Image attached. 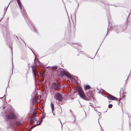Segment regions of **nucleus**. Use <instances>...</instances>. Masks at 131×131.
Listing matches in <instances>:
<instances>
[{
	"label": "nucleus",
	"mask_w": 131,
	"mask_h": 131,
	"mask_svg": "<svg viewBox=\"0 0 131 131\" xmlns=\"http://www.w3.org/2000/svg\"><path fill=\"white\" fill-rule=\"evenodd\" d=\"M77 90L78 94L81 98L86 101L89 100L88 98L86 97L85 94L83 92L82 88H78Z\"/></svg>",
	"instance_id": "obj_2"
},
{
	"label": "nucleus",
	"mask_w": 131,
	"mask_h": 131,
	"mask_svg": "<svg viewBox=\"0 0 131 131\" xmlns=\"http://www.w3.org/2000/svg\"><path fill=\"white\" fill-rule=\"evenodd\" d=\"M91 88V87L89 85H86L84 87V90H86V91Z\"/></svg>",
	"instance_id": "obj_13"
},
{
	"label": "nucleus",
	"mask_w": 131,
	"mask_h": 131,
	"mask_svg": "<svg viewBox=\"0 0 131 131\" xmlns=\"http://www.w3.org/2000/svg\"><path fill=\"white\" fill-rule=\"evenodd\" d=\"M35 65H33L31 66L32 68V71L33 73L34 76L35 77L36 76L37 72L35 71V69H36Z\"/></svg>",
	"instance_id": "obj_10"
},
{
	"label": "nucleus",
	"mask_w": 131,
	"mask_h": 131,
	"mask_svg": "<svg viewBox=\"0 0 131 131\" xmlns=\"http://www.w3.org/2000/svg\"><path fill=\"white\" fill-rule=\"evenodd\" d=\"M55 98L58 101H62L63 100V98L62 97V95L60 93H57L55 95Z\"/></svg>",
	"instance_id": "obj_7"
},
{
	"label": "nucleus",
	"mask_w": 131,
	"mask_h": 131,
	"mask_svg": "<svg viewBox=\"0 0 131 131\" xmlns=\"http://www.w3.org/2000/svg\"><path fill=\"white\" fill-rule=\"evenodd\" d=\"M86 95L89 97V99H91V98H93V93L94 92V90L90 89L88 91H86Z\"/></svg>",
	"instance_id": "obj_6"
},
{
	"label": "nucleus",
	"mask_w": 131,
	"mask_h": 131,
	"mask_svg": "<svg viewBox=\"0 0 131 131\" xmlns=\"http://www.w3.org/2000/svg\"><path fill=\"white\" fill-rule=\"evenodd\" d=\"M3 17H2L1 18V20H0V21H1V20L3 19Z\"/></svg>",
	"instance_id": "obj_44"
},
{
	"label": "nucleus",
	"mask_w": 131,
	"mask_h": 131,
	"mask_svg": "<svg viewBox=\"0 0 131 131\" xmlns=\"http://www.w3.org/2000/svg\"><path fill=\"white\" fill-rule=\"evenodd\" d=\"M6 90H7V88H6Z\"/></svg>",
	"instance_id": "obj_62"
},
{
	"label": "nucleus",
	"mask_w": 131,
	"mask_h": 131,
	"mask_svg": "<svg viewBox=\"0 0 131 131\" xmlns=\"http://www.w3.org/2000/svg\"><path fill=\"white\" fill-rule=\"evenodd\" d=\"M102 91H104V90H103V89H102Z\"/></svg>",
	"instance_id": "obj_57"
},
{
	"label": "nucleus",
	"mask_w": 131,
	"mask_h": 131,
	"mask_svg": "<svg viewBox=\"0 0 131 131\" xmlns=\"http://www.w3.org/2000/svg\"><path fill=\"white\" fill-rule=\"evenodd\" d=\"M43 121V120L42 118H41V119L39 120V123H40V124H41V123Z\"/></svg>",
	"instance_id": "obj_26"
},
{
	"label": "nucleus",
	"mask_w": 131,
	"mask_h": 131,
	"mask_svg": "<svg viewBox=\"0 0 131 131\" xmlns=\"http://www.w3.org/2000/svg\"><path fill=\"white\" fill-rule=\"evenodd\" d=\"M16 37L17 38V39L18 40H19V38H18V36H16Z\"/></svg>",
	"instance_id": "obj_40"
},
{
	"label": "nucleus",
	"mask_w": 131,
	"mask_h": 131,
	"mask_svg": "<svg viewBox=\"0 0 131 131\" xmlns=\"http://www.w3.org/2000/svg\"><path fill=\"white\" fill-rule=\"evenodd\" d=\"M99 113H100V114L99 115V117H100V116H101V113L100 112H99Z\"/></svg>",
	"instance_id": "obj_41"
},
{
	"label": "nucleus",
	"mask_w": 131,
	"mask_h": 131,
	"mask_svg": "<svg viewBox=\"0 0 131 131\" xmlns=\"http://www.w3.org/2000/svg\"><path fill=\"white\" fill-rule=\"evenodd\" d=\"M97 89L98 90H99V89H98V88H97Z\"/></svg>",
	"instance_id": "obj_55"
},
{
	"label": "nucleus",
	"mask_w": 131,
	"mask_h": 131,
	"mask_svg": "<svg viewBox=\"0 0 131 131\" xmlns=\"http://www.w3.org/2000/svg\"><path fill=\"white\" fill-rule=\"evenodd\" d=\"M9 47H10V49H11V51H12V49H13L12 47H11V46H10V45H9Z\"/></svg>",
	"instance_id": "obj_34"
},
{
	"label": "nucleus",
	"mask_w": 131,
	"mask_h": 131,
	"mask_svg": "<svg viewBox=\"0 0 131 131\" xmlns=\"http://www.w3.org/2000/svg\"><path fill=\"white\" fill-rule=\"evenodd\" d=\"M4 97V99L5 100V99H6V95H4L3 97H0V99H2V98H3Z\"/></svg>",
	"instance_id": "obj_31"
},
{
	"label": "nucleus",
	"mask_w": 131,
	"mask_h": 131,
	"mask_svg": "<svg viewBox=\"0 0 131 131\" xmlns=\"http://www.w3.org/2000/svg\"><path fill=\"white\" fill-rule=\"evenodd\" d=\"M128 77L127 78V79L126 80V81L125 83H126V81L127 80V79H128Z\"/></svg>",
	"instance_id": "obj_49"
},
{
	"label": "nucleus",
	"mask_w": 131,
	"mask_h": 131,
	"mask_svg": "<svg viewBox=\"0 0 131 131\" xmlns=\"http://www.w3.org/2000/svg\"><path fill=\"white\" fill-rule=\"evenodd\" d=\"M110 29H108V28L107 29V34H108V30H109Z\"/></svg>",
	"instance_id": "obj_37"
},
{
	"label": "nucleus",
	"mask_w": 131,
	"mask_h": 131,
	"mask_svg": "<svg viewBox=\"0 0 131 131\" xmlns=\"http://www.w3.org/2000/svg\"><path fill=\"white\" fill-rule=\"evenodd\" d=\"M35 64V66H39L40 65V62L38 60H35V58L34 60Z\"/></svg>",
	"instance_id": "obj_11"
},
{
	"label": "nucleus",
	"mask_w": 131,
	"mask_h": 131,
	"mask_svg": "<svg viewBox=\"0 0 131 131\" xmlns=\"http://www.w3.org/2000/svg\"><path fill=\"white\" fill-rule=\"evenodd\" d=\"M15 115L13 113H11L9 114L6 115L5 116V120L7 121L15 118Z\"/></svg>",
	"instance_id": "obj_4"
},
{
	"label": "nucleus",
	"mask_w": 131,
	"mask_h": 131,
	"mask_svg": "<svg viewBox=\"0 0 131 131\" xmlns=\"http://www.w3.org/2000/svg\"><path fill=\"white\" fill-rule=\"evenodd\" d=\"M36 126H34V125L32 127L29 129V130L30 131H31V130L34 127H35Z\"/></svg>",
	"instance_id": "obj_30"
},
{
	"label": "nucleus",
	"mask_w": 131,
	"mask_h": 131,
	"mask_svg": "<svg viewBox=\"0 0 131 131\" xmlns=\"http://www.w3.org/2000/svg\"><path fill=\"white\" fill-rule=\"evenodd\" d=\"M61 71L60 72V74L61 77H63L65 76L69 79H71V76L65 71V70L64 69H61Z\"/></svg>",
	"instance_id": "obj_5"
},
{
	"label": "nucleus",
	"mask_w": 131,
	"mask_h": 131,
	"mask_svg": "<svg viewBox=\"0 0 131 131\" xmlns=\"http://www.w3.org/2000/svg\"><path fill=\"white\" fill-rule=\"evenodd\" d=\"M121 100V98H120V100ZM120 102V100H119V103H118V104H119V103Z\"/></svg>",
	"instance_id": "obj_47"
},
{
	"label": "nucleus",
	"mask_w": 131,
	"mask_h": 131,
	"mask_svg": "<svg viewBox=\"0 0 131 131\" xmlns=\"http://www.w3.org/2000/svg\"><path fill=\"white\" fill-rule=\"evenodd\" d=\"M53 113V115H54V113H53H53Z\"/></svg>",
	"instance_id": "obj_56"
},
{
	"label": "nucleus",
	"mask_w": 131,
	"mask_h": 131,
	"mask_svg": "<svg viewBox=\"0 0 131 131\" xmlns=\"http://www.w3.org/2000/svg\"><path fill=\"white\" fill-rule=\"evenodd\" d=\"M97 109H96V108H95L94 109V110L96 111H97Z\"/></svg>",
	"instance_id": "obj_46"
},
{
	"label": "nucleus",
	"mask_w": 131,
	"mask_h": 131,
	"mask_svg": "<svg viewBox=\"0 0 131 131\" xmlns=\"http://www.w3.org/2000/svg\"><path fill=\"white\" fill-rule=\"evenodd\" d=\"M50 106L52 109V112L53 113L54 109V106L53 104L52 103H51Z\"/></svg>",
	"instance_id": "obj_14"
},
{
	"label": "nucleus",
	"mask_w": 131,
	"mask_h": 131,
	"mask_svg": "<svg viewBox=\"0 0 131 131\" xmlns=\"http://www.w3.org/2000/svg\"><path fill=\"white\" fill-rule=\"evenodd\" d=\"M113 106V105L112 104H110L108 105V107L109 108H111Z\"/></svg>",
	"instance_id": "obj_25"
},
{
	"label": "nucleus",
	"mask_w": 131,
	"mask_h": 131,
	"mask_svg": "<svg viewBox=\"0 0 131 131\" xmlns=\"http://www.w3.org/2000/svg\"><path fill=\"white\" fill-rule=\"evenodd\" d=\"M19 38L21 39L22 40V41L24 42V43H25V45H26V44L25 43V42H24V41H23V40L22 39H21L20 37H19Z\"/></svg>",
	"instance_id": "obj_43"
},
{
	"label": "nucleus",
	"mask_w": 131,
	"mask_h": 131,
	"mask_svg": "<svg viewBox=\"0 0 131 131\" xmlns=\"http://www.w3.org/2000/svg\"><path fill=\"white\" fill-rule=\"evenodd\" d=\"M33 28L34 29V31L36 33L38 34V32L37 31V29L34 26H33Z\"/></svg>",
	"instance_id": "obj_22"
},
{
	"label": "nucleus",
	"mask_w": 131,
	"mask_h": 131,
	"mask_svg": "<svg viewBox=\"0 0 131 131\" xmlns=\"http://www.w3.org/2000/svg\"><path fill=\"white\" fill-rule=\"evenodd\" d=\"M36 116H35L34 117L32 118L31 119V120L34 122L36 121L37 120L36 118Z\"/></svg>",
	"instance_id": "obj_19"
},
{
	"label": "nucleus",
	"mask_w": 131,
	"mask_h": 131,
	"mask_svg": "<svg viewBox=\"0 0 131 131\" xmlns=\"http://www.w3.org/2000/svg\"><path fill=\"white\" fill-rule=\"evenodd\" d=\"M125 96V95H124V96H123V97H122L123 98H124V97Z\"/></svg>",
	"instance_id": "obj_48"
},
{
	"label": "nucleus",
	"mask_w": 131,
	"mask_h": 131,
	"mask_svg": "<svg viewBox=\"0 0 131 131\" xmlns=\"http://www.w3.org/2000/svg\"><path fill=\"white\" fill-rule=\"evenodd\" d=\"M23 122L22 121L17 120L15 122H12L9 123V126L12 128L15 126H18L20 125L23 124Z\"/></svg>",
	"instance_id": "obj_3"
},
{
	"label": "nucleus",
	"mask_w": 131,
	"mask_h": 131,
	"mask_svg": "<svg viewBox=\"0 0 131 131\" xmlns=\"http://www.w3.org/2000/svg\"><path fill=\"white\" fill-rule=\"evenodd\" d=\"M38 95V93H36L34 96H36H36Z\"/></svg>",
	"instance_id": "obj_38"
},
{
	"label": "nucleus",
	"mask_w": 131,
	"mask_h": 131,
	"mask_svg": "<svg viewBox=\"0 0 131 131\" xmlns=\"http://www.w3.org/2000/svg\"><path fill=\"white\" fill-rule=\"evenodd\" d=\"M40 125V123H38V122L37 121V122L36 124L34 125V126L36 127L38 125Z\"/></svg>",
	"instance_id": "obj_23"
},
{
	"label": "nucleus",
	"mask_w": 131,
	"mask_h": 131,
	"mask_svg": "<svg viewBox=\"0 0 131 131\" xmlns=\"http://www.w3.org/2000/svg\"><path fill=\"white\" fill-rule=\"evenodd\" d=\"M106 15L107 18V19L108 21V26H109V19L110 18V14L108 12L107 13L106 12Z\"/></svg>",
	"instance_id": "obj_16"
},
{
	"label": "nucleus",
	"mask_w": 131,
	"mask_h": 131,
	"mask_svg": "<svg viewBox=\"0 0 131 131\" xmlns=\"http://www.w3.org/2000/svg\"><path fill=\"white\" fill-rule=\"evenodd\" d=\"M12 55H13V51H12Z\"/></svg>",
	"instance_id": "obj_58"
},
{
	"label": "nucleus",
	"mask_w": 131,
	"mask_h": 131,
	"mask_svg": "<svg viewBox=\"0 0 131 131\" xmlns=\"http://www.w3.org/2000/svg\"><path fill=\"white\" fill-rule=\"evenodd\" d=\"M17 1V3L20 8L21 11L22 12V14H23V17L25 19L26 22L27 23V22H28L30 23L31 24H32V21H31L29 18L27 16L26 14V13L24 10H22V7L20 2L19 1V0H16Z\"/></svg>",
	"instance_id": "obj_1"
},
{
	"label": "nucleus",
	"mask_w": 131,
	"mask_h": 131,
	"mask_svg": "<svg viewBox=\"0 0 131 131\" xmlns=\"http://www.w3.org/2000/svg\"><path fill=\"white\" fill-rule=\"evenodd\" d=\"M101 44H101V45H100V46L99 47H100V46H101ZM99 48H99L98 49V50H97V52H96V53H97V51H98V50L99 49Z\"/></svg>",
	"instance_id": "obj_39"
},
{
	"label": "nucleus",
	"mask_w": 131,
	"mask_h": 131,
	"mask_svg": "<svg viewBox=\"0 0 131 131\" xmlns=\"http://www.w3.org/2000/svg\"><path fill=\"white\" fill-rule=\"evenodd\" d=\"M129 125H130V123H129Z\"/></svg>",
	"instance_id": "obj_61"
},
{
	"label": "nucleus",
	"mask_w": 131,
	"mask_h": 131,
	"mask_svg": "<svg viewBox=\"0 0 131 131\" xmlns=\"http://www.w3.org/2000/svg\"><path fill=\"white\" fill-rule=\"evenodd\" d=\"M53 83H54V84H55V85L57 86H58V84H59L57 82L56 80Z\"/></svg>",
	"instance_id": "obj_24"
},
{
	"label": "nucleus",
	"mask_w": 131,
	"mask_h": 131,
	"mask_svg": "<svg viewBox=\"0 0 131 131\" xmlns=\"http://www.w3.org/2000/svg\"><path fill=\"white\" fill-rule=\"evenodd\" d=\"M101 2H102V3H104L105 4H106L107 5H109V4H106L105 3V1H104V0H101Z\"/></svg>",
	"instance_id": "obj_28"
},
{
	"label": "nucleus",
	"mask_w": 131,
	"mask_h": 131,
	"mask_svg": "<svg viewBox=\"0 0 131 131\" xmlns=\"http://www.w3.org/2000/svg\"><path fill=\"white\" fill-rule=\"evenodd\" d=\"M36 126H34V125L32 127L29 129V130L30 131H31V130L34 127H35Z\"/></svg>",
	"instance_id": "obj_29"
},
{
	"label": "nucleus",
	"mask_w": 131,
	"mask_h": 131,
	"mask_svg": "<svg viewBox=\"0 0 131 131\" xmlns=\"http://www.w3.org/2000/svg\"><path fill=\"white\" fill-rule=\"evenodd\" d=\"M52 69L54 70H55L58 68V67L57 66H53L51 67Z\"/></svg>",
	"instance_id": "obj_18"
},
{
	"label": "nucleus",
	"mask_w": 131,
	"mask_h": 131,
	"mask_svg": "<svg viewBox=\"0 0 131 131\" xmlns=\"http://www.w3.org/2000/svg\"><path fill=\"white\" fill-rule=\"evenodd\" d=\"M12 73H13V69H12Z\"/></svg>",
	"instance_id": "obj_60"
},
{
	"label": "nucleus",
	"mask_w": 131,
	"mask_h": 131,
	"mask_svg": "<svg viewBox=\"0 0 131 131\" xmlns=\"http://www.w3.org/2000/svg\"><path fill=\"white\" fill-rule=\"evenodd\" d=\"M62 85V84L61 83H59L58 86H57V88L58 89L61 88Z\"/></svg>",
	"instance_id": "obj_21"
},
{
	"label": "nucleus",
	"mask_w": 131,
	"mask_h": 131,
	"mask_svg": "<svg viewBox=\"0 0 131 131\" xmlns=\"http://www.w3.org/2000/svg\"><path fill=\"white\" fill-rule=\"evenodd\" d=\"M114 29L117 34H118L119 32L122 31V28L119 26L115 27H114Z\"/></svg>",
	"instance_id": "obj_8"
},
{
	"label": "nucleus",
	"mask_w": 131,
	"mask_h": 131,
	"mask_svg": "<svg viewBox=\"0 0 131 131\" xmlns=\"http://www.w3.org/2000/svg\"><path fill=\"white\" fill-rule=\"evenodd\" d=\"M9 19V18H7V20H8Z\"/></svg>",
	"instance_id": "obj_54"
},
{
	"label": "nucleus",
	"mask_w": 131,
	"mask_h": 131,
	"mask_svg": "<svg viewBox=\"0 0 131 131\" xmlns=\"http://www.w3.org/2000/svg\"><path fill=\"white\" fill-rule=\"evenodd\" d=\"M3 36H4V34H5V32L4 31V30H3Z\"/></svg>",
	"instance_id": "obj_35"
},
{
	"label": "nucleus",
	"mask_w": 131,
	"mask_h": 131,
	"mask_svg": "<svg viewBox=\"0 0 131 131\" xmlns=\"http://www.w3.org/2000/svg\"><path fill=\"white\" fill-rule=\"evenodd\" d=\"M76 13H77V11H76V10H75V18H76Z\"/></svg>",
	"instance_id": "obj_36"
},
{
	"label": "nucleus",
	"mask_w": 131,
	"mask_h": 131,
	"mask_svg": "<svg viewBox=\"0 0 131 131\" xmlns=\"http://www.w3.org/2000/svg\"><path fill=\"white\" fill-rule=\"evenodd\" d=\"M45 115H46L45 113L44 112V110H43V112L42 113V118H41L42 119L45 118L46 117Z\"/></svg>",
	"instance_id": "obj_15"
},
{
	"label": "nucleus",
	"mask_w": 131,
	"mask_h": 131,
	"mask_svg": "<svg viewBox=\"0 0 131 131\" xmlns=\"http://www.w3.org/2000/svg\"><path fill=\"white\" fill-rule=\"evenodd\" d=\"M122 91H123V93H122V95H124V94H125V92H124L123 90V88L122 89Z\"/></svg>",
	"instance_id": "obj_32"
},
{
	"label": "nucleus",
	"mask_w": 131,
	"mask_h": 131,
	"mask_svg": "<svg viewBox=\"0 0 131 131\" xmlns=\"http://www.w3.org/2000/svg\"><path fill=\"white\" fill-rule=\"evenodd\" d=\"M60 123H61V125H62V123H61V122H60Z\"/></svg>",
	"instance_id": "obj_51"
},
{
	"label": "nucleus",
	"mask_w": 131,
	"mask_h": 131,
	"mask_svg": "<svg viewBox=\"0 0 131 131\" xmlns=\"http://www.w3.org/2000/svg\"><path fill=\"white\" fill-rule=\"evenodd\" d=\"M35 111H36V110H35H35H34V112H33V114L34 113V112H35Z\"/></svg>",
	"instance_id": "obj_50"
},
{
	"label": "nucleus",
	"mask_w": 131,
	"mask_h": 131,
	"mask_svg": "<svg viewBox=\"0 0 131 131\" xmlns=\"http://www.w3.org/2000/svg\"><path fill=\"white\" fill-rule=\"evenodd\" d=\"M106 97L109 100H112L115 101L118 100V99L117 98L111 94L107 96Z\"/></svg>",
	"instance_id": "obj_9"
},
{
	"label": "nucleus",
	"mask_w": 131,
	"mask_h": 131,
	"mask_svg": "<svg viewBox=\"0 0 131 131\" xmlns=\"http://www.w3.org/2000/svg\"><path fill=\"white\" fill-rule=\"evenodd\" d=\"M58 103L60 104H63V102H62V101H58Z\"/></svg>",
	"instance_id": "obj_27"
},
{
	"label": "nucleus",
	"mask_w": 131,
	"mask_h": 131,
	"mask_svg": "<svg viewBox=\"0 0 131 131\" xmlns=\"http://www.w3.org/2000/svg\"><path fill=\"white\" fill-rule=\"evenodd\" d=\"M99 107V106H97V107Z\"/></svg>",
	"instance_id": "obj_64"
},
{
	"label": "nucleus",
	"mask_w": 131,
	"mask_h": 131,
	"mask_svg": "<svg viewBox=\"0 0 131 131\" xmlns=\"http://www.w3.org/2000/svg\"><path fill=\"white\" fill-rule=\"evenodd\" d=\"M70 111H71V110H70Z\"/></svg>",
	"instance_id": "obj_63"
},
{
	"label": "nucleus",
	"mask_w": 131,
	"mask_h": 131,
	"mask_svg": "<svg viewBox=\"0 0 131 131\" xmlns=\"http://www.w3.org/2000/svg\"><path fill=\"white\" fill-rule=\"evenodd\" d=\"M11 1H10V3H9V4H8V6L5 8L4 9V15L3 16H4L5 15V14H6V10H7V9H8V7L9 6V4H10V2H11Z\"/></svg>",
	"instance_id": "obj_17"
},
{
	"label": "nucleus",
	"mask_w": 131,
	"mask_h": 131,
	"mask_svg": "<svg viewBox=\"0 0 131 131\" xmlns=\"http://www.w3.org/2000/svg\"><path fill=\"white\" fill-rule=\"evenodd\" d=\"M72 44H77L78 45V44L77 43H72Z\"/></svg>",
	"instance_id": "obj_45"
},
{
	"label": "nucleus",
	"mask_w": 131,
	"mask_h": 131,
	"mask_svg": "<svg viewBox=\"0 0 131 131\" xmlns=\"http://www.w3.org/2000/svg\"><path fill=\"white\" fill-rule=\"evenodd\" d=\"M30 49L31 50V51H32V52L34 54V55L35 56V57H36V55H35V54L33 52V51L31 49Z\"/></svg>",
	"instance_id": "obj_33"
},
{
	"label": "nucleus",
	"mask_w": 131,
	"mask_h": 131,
	"mask_svg": "<svg viewBox=\"0 0 131 131\" xmlns=\"http://www.w3.org/2000/svg\"><path fill=\"white\" fill-rule=\"evenodd\" d=\"M5 106H3V109H4L5 108Z\"/></svg>",
	"instance_id": "obj_42"
},
{
	"label": "nucleus",
	"mask_w": 131,
	"mask_h": 131,
	"mask_svg": "<svg viewBox=\"0 0 131 131\" xmlns=\"http://www.w3.org/2000/svg\"><path fill=\"white\" fill-rule=\"evenodd\" d=\"M78 3V6H79V3Z\"/></svg>",
	"instance_id": "obj_52"
},
{
	"label": "nucleus",
	"mask_w": 131,
	"mask_h": 131,
	"mask_svg": "<svg viewBox=\"0 0 131 131\" xmlns=\"http://www.w3.org/2000/svg\"><path fill=\"white\" fill-rule=\"evenodd\" d=\"M60 69V67H59V68H58V69Z\"/></svg>",
	"instance_id": "obj_59"
},
{
	"label": "nucleus",
	"mask_w": 131,
	"mask_h": 131,
	"mask_svg": "<svg viewBox=\"0 0 131 131\" xmlns=\"http://www.w3.org/2000/svg\"><path fill=\"white\" fill-rule=\"evenodd\" d=\"M51 87L52 89L55 90L56 88H57V86L54 84V83H52L51 84Z\"/></svg>",
	"instance_id": "obj_12"
},
{
	"label": "nucleus",
	"mask_w": 131,
	"mask_h": 131,
	"mask_svg": "<svg viewBox=\"0 0 131 131\" xmlns=\"http://www.w3.org/2000/svg\"><path fill=\"white\" fill-rule=\"evenodd\" d=\"M36 99V96H34L33 97L32 99V102L33 103H35V101Z\"/></svg>",
	"instance_id": "obj_20"
},
{
	"label": "nucleus",
	"mask_w": 131,
	"mask_h": 131,
	"mask_svg": "<svg viewBox=\"0 0 131 131\" xmlns=\"http://www.w3.org/2000/svg\"><path fill=\"white\" fill-rule=\"evenodd\" d=\"M75 47L77 48H76V49L78 48V46H77V47Z\"/></svg>",
	"instance_id": "obj_53"
}]
</instances>
